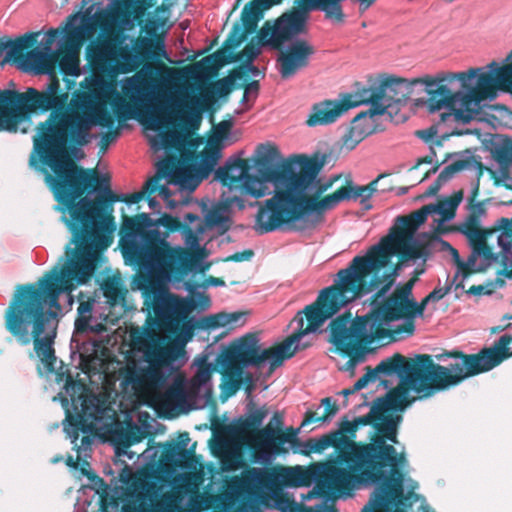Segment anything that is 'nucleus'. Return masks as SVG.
Masks as SVG:
<instances>
[{"label": "nucleus", "mask_w": 512, "mask_h": 512, "mask_svg": "<svg viewBox=\"0 0 512 512\" xmlns=\"http://www.w3.org/2000/svg\"><path fill=\"white\" fill-rule=\"evenodd\" d=\"M47 182L59 203L57 209L68 212L62 220L71 232L67 246L66 263L60 270L54 268L37 283L19 284L3 314L4 328L20 345L33 344L34 352L45 368L55 369L54 342L57 321L51 308H60L59 296L71 292L77 285L89 282L97 264V249L110 246L115 229L113 203L136 204L146 195L155 193V183L161 176L149 178L142 189L131 194H115L110 189L109 177L100 176L97 169H84L76 164L59 178L47 175Z\"/></svg>", "instance_id": "nucleus-1"}, {"label": "nucleus", "mask_w": 512, "mask_h": 512, "mask_svg": "<svg viewBox=\"0 0 512 512\" xmlns=\"http://www.w3.org/2000/svg\"><path fill=\"white\" fill-rule=\"evenodd\" d=\"M281 158L278 147L274 144H259L254 159L258 176L249 174L248 160L237 158L228 161L215 171V179L229 188L241 186L243 193L260 198L269 193L267 183H273L275 193L267 199L256 215L255 229L265 234L284 225L291 228L292 209L296 190L305 188L315 170L305 161L300 165L301 154H294L286 159Z\"/></svg>", "instance_id": "nucleus-2"}, {"label": "nucleus", "mask_w": 512, "mask_h": 512, "mask_svg": "<svg viewBox=\"0 0 512 512\" xmlns=\"http://www.w3.org/2000/svg\"><path fill=\"white\" fill-rule=\"evenodd\" d=\"M69 91L61 86L57 76H51L49 83L38 90L29 87L25 92L0 90V110L13 130L18 123L32 114L49 112L45 121L37 126L34 147L43 164L54 173L53 178L61 177L76 163L66 151V123L69 115L66 106Z\"/></svg>", "instance_id": "nucleus-3"}, {"label": "nucleus", "mask_w": 512, "mask_h": 512, "mask_svg": "<svg viewBox=\"0 0 512 512\" xmlns=\"http://www.w3.org/2000/svg\"><path fill=\"white\" fill-rule=\"evenodd\" d=\"M360 258H364V255L354 257L348 267L339 270L334 284L323 289L315 302L296 314L293 322L297 323V329L279 346L278 352L289 351L286 356H291L294 353L290 351L293 342L301 335L316 331L342 307L377 289L372 296L371 303L374 304L390 290L398 276L401 262L390 272L380 274L384 267L363 268Z\"/></svg>", "instance_id": "nucleus-4"}, {"label": "nucleus", "mask_w": 512, "mask_h": 512, "mask_svg": "<svg viewBox=\"0 0 512 512\" xmlns=\"http://www.w3.org/2000/svg\"><path fill=\"white\" fill-rule=\"evenodd\" d=\"M195 254L189 249L159 260L137 270L134 284L142 291L144 305L153 312L161 324L180 323L196 308L194 300H187L171 293L165 281L181 280L195 264Z\"/></svg>", "instance_id": "nucleus-5"}, {"label": "nucleus", "mask_w": 512, "mask_h": 512, "mask_svg": "<svg viewBox=\"0 0 512 512\" xmlns=\"http://www.w3.org/2000/svg\"><path fill=\"white\" fill-rule=\"evenodd\" d=\"M490 67L494 73H481L479 68H470L465 72L438 74L439 85L427 90L426 102L430 112L443 108L461 115L457 106L470 109L472 104L478 106L486 99H494L497 90L512 94V62L499 67L492 62Z\"/></svg>", "instance_id": "nucleus-6"}, {"label": "nucleus", "mask_w": 512, "mask_h": 512, "mask_svg": "<svg viewBox=\"0 0 512 512\" xmlns=\"http://www.w3.org/2000/svg\"><path fill=\"white\" fill-rule=\"evenodd\" d=\"M123 95L116 94L110 104L119 121L139 118L146 127L158 130L180 121L183 128L197 130L201 124L202 113L207 109L205 98L183 93L172 104L149 105L146 103V88L133 78L127 79L122 86Z\"/></svg>", "instance_id": "nucleus-7"}, {"label": "nucleus", "mask_w": 512, "mask_h": 512, "mask_svg": "<svg viewBox=\"0 0 512 512\" xmlns=\"http://www.w3.org/2000/svg\"><path fill=\"white\" fill-rule=\"evenodd\" d=\"M357 430L354 420L349 421L347 418H343L339 423V428L331 432L338 447L341 448L335 457L319 462L313 467L312 474L316 481L314 489L318 495L346 494L354 489L370 487L373 483L386 479L387 475L380 464L373 467L359 466L341 457L343 452L348 450L350 443H359V441L353 440Z\"/></svg>", "instance_id": "nucleus-8"}, {"label": "nucleus", "mask_w": 512, "mask_h": 512, "mask_svg": "<svg viewBox=\"0 0 512 512\" xmlns=\"http://www.w3.org/2000/svg\"><path fill=\"white\" fill-rule=\"evenodd\" d=\"M133 348L143 353L147 366L128 363L120 368V385L131 391L138 399L147 400L164 388L168 375L164 368L169 367L180 356L182 350L174 344H163L161 339L150 331L131 333Z\"/></svg>", "instance_id": "nucleus-9"}, {"label": "nucleus", "mask_w": 512, "mask_h": 512, "mask_svg": "<svg viewBox=\"0 0 512 512\" xmlns=\"http://www.w3.org/2000/svg\"><path fill=\"white\" fill-rule=\"evenodd\" d=\"M379 374H397L419 395V398H428L437 392L458 385L451 363L447 366L436 364L429 354H418L415 358H407L400 353H395L382 360L375 368L367 366L366 373L354 383L353 391L365 388L369 382L375 381Z\"/></svg>", "instance_id": "nucleus-10"}, {"label": "nucleus", "mask_w": 512, "mask_h": 512, "mask_svg": "<svg viewBox=\"0 0 512 512\" xmlns=\"http://www.w3.org/2000/svg\"><path fill=\"white\" fill-rule=\"evenodd\" d=\"M357 428L373 425L375 433L369 442L350 443L348 450L341 457L359 466H377L380 464L385 473L392 471L390 482L400 487V474L397 466L407 464L405 453L398 452L394 444L398 443L395 422L391 417H384L374 402L368 414L354 419Z\"/></svg>", "instance_id": "nucleus-11"}, {"label": "nucleus", "mask_w": 512, "mask_h": 512, "mask_svg": "<svg viewBox=\"0 0 512 512\" xmlns=\"http://www.w3.org/2000/svg\"><path fill=\"white\" fill-rule=\"evenodd\" d=\"M305 483V473L300 467H248L240 477L232 480L231 489L238 495L255 500L259 506L289 512L296 501L283 489L300 487Z\"/></svg>", "instance_id": "nucleus-12"}, {"label": "nucleus", "mask_w": 512, "mask_h": 512, "mask_svg": "<svg viewBox=\"0 0 512 512\" xmlns=\"http://www.w3.org/2000/svg\"><path fill=\"white\" fill-rule=\"evenodd\" d=\"M308 162L313 166L315 172L311 176L309 183L305 188L296 190L294 206L291 211L292 221L290 230L304 231L314 228L321 220L322 214L326 210L334 208L341 201L346 199L361 198V203L364 204L371 197L366 190V186H354L351 181L339 187L335 192L324 196L319 199L317 195L307 194V190L314 183L318 174L324 167L327 161V155L316 152L311 156L301 154L300 165Z\"/></svg>", "instance_id": "nucleus-13"}, {"label": "nucleus", "mask_w": 512, "mask_h": 512, "mask_svg": "<svg viewBox=\"0 0 512 512\" xmlns=\"http://www.w3.org/2000/svg\"><path fill=\"white\" fill-rule=\"evenodd\" d=\"M152 225L147 213L135 216L122 214L119 245L125 262L136 270L163 260L186 248L173 247L157 229H146Z\"/></svg>", "instance_id": "nucleus-14"}, {"label": "nucleus", "mask_w": 512, "mask_h": 512, "mask_svg": "<svg viewBox=\"0 0 512 512\" xmlns=\"http://www.w3.org/2000/svg\"><path fill=\"white\" fill-rule=\"evenodd\" d=\"M301 335L290 346V351H294L291 356H286L288 352H275L279 351V346L285 343L288 339L285 338L282 342L260 350L258 345V338L255 334L249 333L241 337L237 342L230 345L219 357L218 362L226 369L235 370L239 375L238 378L231 379L225 382L222 386L223 393L230 397L234 395L241 387L243 379L240 377L242 369L247 366H260L264 361L270 360V369L273 371L275 368L282 365L283 361L292 358L298 351L304 350L310 346L309 343H301Z\"/></svg>", "instance_id": "nucleus-15"}, {"label": "nucleus", "mask_w": 512, "mask_h": 512, "mask_svg": "<svg viewBox=\"0 0 512 512\" xmlns=\"http://www.w3.org/2000/svg\"><path fill=\"white\" fill-rule=\"evenodd\" d=\"M411 301L409 296L394 290L390 296L377 304L368 314L353 318L378 340L389 338L397 340L405 333L412 335L415 330L411 318Z\"/></svg>", "instance_id": "nucleus-16"}, {"label": "nucleus", "mask_w": 512, "mask_h": 512, "mask_svg": "<svg viewBox=\"0 0 512 512\" xmlns=\"http://www.w3.org/2000/svg\"><path fill=\"white\" fill-rule=\"evenodd\" d=\"M512 335H503L492 347H485L475 354H465L459 350L445 351L435 354L438 361L452 359L451 369L456 375L458 384L465 379L488 372L512 357Z\"/></svg>", "instance_id": "nucleus-17"}, {"label": "nucleus", "mask_w": 512, "mask_h": 512, "mask_svg": "<svg viewBox=\"0 0 512 512\" xmlns=\"http://www.w3.org/2000/svg\"><path fill=\"white\" fill-rule=\"evenodd\" d=\"M329 329V341L341 355L349 358L346 370H353L356 364L365 361V355L370 351L369 346L377 340L375 335L352 318L349 311L333 319Z\"/></svg>", "instance_id": "nucleus-18"}, {"label": "nucleus", "mask_w": 512, "mask_h": 512, "mask_svg": "<svg viewBox=\"0 0 512 512\" xmlns=\"http://www.w3.org/2000/svg\"><path fill=\"white\" fill-rule=\"evenodd\" d=\"M416 84L426 85V91L430 88H436L439 85L438 74L433 77L426 75L420 78L408 80L395 76H384L377 85L370 87L358 88L354 92V98L358 99V103L370 104L383 107V111L394 104L406 102L413 93V87Z\"/></svg>", "instance_id": "nucleus-19"}, {"label": "nucleus", "mask_w": 512, "mask_h": 512, "mask_svg": "<svg viewBox=\"0 0 512 512\" xmlns=\"http://www.w3.org/2000/svg\"><path fill=\"white\" fill-rule=\"evenodd\" d=\"M393 255H398L401 263L420 258L425 262L429 255V249L427 245L414 241L413 235H407L404 232L389 233L377 245L372 246L364 258L359 260H361L363 268L377 269L386 267Z\"/></svg>", "instance_id": "nucleus-20"}, {"label": "nucleus", "mask_w": 512, "mask_h": 512, "mask_svg": "<svg viewBox=\"0 0 512 512\" xmlns=\"http://www.w3.org/2000/svg\"><path fill=\"white\" fill-rule=\"evenodd\" d=\"M299 428L288 427L285 430L273 429L266 425L257 435L258 444L270 449L273 454L281 455L288 453L285 444H290L294 453L310 455L311 453H321L329 447L335 449L336 455L339 454L341 447H338L332 433L324 434L320 438H309L302 442L297 437Z\"/></svg>", "instance_id": "nucleus-21"}, {"label": "nucleus", "mask_w": 512, "mask_h": 512, "mask_svg": "<svg viewBox=\"0 0 512 512\" xmlns=\"http://www.w3.org/2000/svg\"><path fill=\"white\" fill-rule=\"evenodd\" d=\"M96 102L84 89L75 91L72 97L69 96L66 106V113L69 115L66 123V151H69L71 158L91 141L90 130L95 125L91 111Z\"/></svg>", "instance_id": "nucleus-22"}, {"label": "nucleus", "mask_w": 512, "mask_h": 512, "mask_svg": "<svg viewBox=\"0 0 512 512\" xmlns=\"http://www.w3.org/2000/svg\"><path fill=\"white\" fill-rule=\"evenodd\" d=\"M161 146L166 150L180 153L181 157H167L159 164L155 175H160L161 179L167 177L171 184H189L193 179L194 153L186 149V137L176 130L166 131L161 134Z\"/></svg>", "instance_id": "nucleus-23"}, {"label": "nucleus", "mask_w": 512, "mask_h": 512, "mask_svg": "<svg viewBox=\"0 0 512 512\" xmlns=\"http://www.w3.org/2000/svg\"><path fill=\"white\" fill-rule=\"evenodd\" d=\"M406 464L397 466L400 474V487L393 486L390 482L392 471L386 472V479L373 483L371 486H377L372 494L368 504L364 506L361 512H406L400 505L404 504L406 497L404 495V473L403 468Z\"/></svg>", "instance_id": "nucleus-24"}, {"label": "nucleus", "mask_w": 512, "mask_h": 512, "mask_svg": "<svg viewBox=\"0 0 512 512\" xmlns=\"http://www.w3.org/2000/svg\"><path fill=\"white\" fill-rule=\"evenodd\" d=\"M280 51L277 61L280 64V74L283 79L294 76L299 70L309 65L310 57L315 53L314 47L306 40H296L285 50Z\"/></svg>", "instance_id": "nucleus-25"}, {"label": "nucleus", "mask_w": 512, "mask_h": 512, "mask_svg": "<svg viewBox=\"0 0 512 512\" xmlns=\"http://www.w3.org/2000/svg\"><path fill=\"white\" fill-rule=\"evenodd\" d=\"M359 105L358 99L354 98V93L344 95L340 102L326 100L317 103L313 106L312 113L306 120V124L314 127L334 123L343 113Z\"/></svg>", "instance_id": "nucleus-26"}, {"label": "nucleus", "mask_w": 512, "mask_h": 512, "mask_svg": "<svg viewBox=\"0 0 512 512\" xmlns=\"http://www.w3.org/2000/svg\"><path fill=\"white\" fill-rule=\"evenodd\" d=\"M254 403L250 402L248 405L249 414L245 418H239L234 424L229 427L231 435L237 438H248L251 437L252 447L255 450H259L265 453H273L270 449L262 447L258 444L257 435L263 420L268 415V409L263 406L259 409L254 410Z\"/></svg>", "instance_id": "nucleus-27"}, {"label": "nucleus", "mask_w": 512, "mask_h": 512, "mask_svg": "<svg viewBox=\"0 0 512 512\" xmlns=\"http://www.w3.org/2000/svg\"><path fill=\"white\" fill-rule=\"evenodd\" d=\"M383 107L371 105L367 111L360 112L351 122L349 131L343 137V145L354 149L362 140L376 131V117L383 115Z\"/></svg>", "instance_id": "nucleus-28"}, {"label": "nucleus", "mask_w": 512, "mask_h": 512, "mask_svg": "<svg viewBox=\"0 0 512 512\" xmlns=\"http://www.w3.org/2000/svg\"><path fill=\"white\" fill-rule=\"evenodd\" d=\"M115 41L116 39L107 33L105 36L100 35L88 44L86 56L92 72L111 74V70L114 68L113 54Z\"/></svg>", "instance_id": "nucleus-29"}, {"label": "nucleus", "mask_w": 512, "mask_h": 512, "mask_svg": "<svg viewBox=\"0 0 512 512\" xmlns=\"http://www.w3.org/2000/svg\"><path fill=\"white\" fill-rule=\"evenodd\" d=\"M400 378L402 385L391 389L385 397L377 398L375 400L378 409L382 414H384V417H391L394 420L396 436L398 435V427L402 417L400 415L393 414L392 411L403 410L411 404L412 400L408 398V392L409 390H413L408 387L402 377Z\"/></svg>", "instance_id": "nucleus-30"}, {"label": "nucleus", "mask_w": 512, "mask_h": 512, "mask_svg": "<svg viewBox=\"0 0 512 512\" xmlns=\"http://www.w3.org/2000/svg\"><path fill=\"white\" fill-rule=\"evenodd\" d=\"M472 248V253L467 258V261L459 263V272L464 279L469 276L484 272L492 261L500 263L499 253L495 254L487 242H472L469 243Z\"/></svg>", "instance_id": "nucleus-31"}, {"label": "nucleus", "mask_w": 512, "mask_h": 512, "mask_svg": "<svg viewBox=\"0 0 512 512\" xmlns=\"http://www.w3.org/2000/svg\"><path fill=\"white\" fill-rule=\"evenodd\" d=\"M184 493L181 488L174 487L164 492L159 499L153 503L156 512H201L200 501L196 491L191 494L188 502V508H183Z\"/></svg>", "instance_id": "nucleus-32"}, {"label": "nucleus", "mask_w": 512, "mask_h": 512, "mask_svg": "<svg viewBox=\"0 0 512 512\" xmlns=\"http://www.w3.org/2000/svg\"><path fill=\"white\" fill-rule=\"evenodd\" d=\"M246 315L247 313L242 311L232 313L220 312L217 314L204 316L196 321L189 320L185 326L191 333L195 328L209 330L219 327H228L229 329H235L245 324Z\"/></svg>", "instance_id": "nucleus-33"}, {"label": "nucleus", "mask_w": 512, "mask_h": 512, "mask_svg": "<svg viewBox=\"0 0 512 512\" xmlns=\"http://www.w3.org/2000/svg\"><path fill=\"white\" fill-rule=\"evenodd\" d=\"M48 40L45 50L34 48L27 53L28 67L40 74H53L57 69L58 52H49V46L58 35V30L50 29L47 32Z\"/></svg>", "instance_id": "nucleus-34"}, {"label": "nucleus", "mask_w": 512, "mask_h": 512, "mask_svg": "<svg viewBox=\"0 0 512 512\" xmlns=\"http://www.w3.org/2000/svg\"><path fill=\"white\" fill-rule=\"evenodd\" d=\"M484 166L480 160L475 156H468L453 161L447 165L438 175L434 183L427 189L426 195H435L440 187L451 180L453 176L461 171L465 170H478L479 176L483 174Z\"/></svg>", "instance_id": "nucleus-35"}, {"label": "nucleus", "mask_w": 512, "mask_h": 512, "mask_svg": "<svg viewBox=\"0 0 512 512\" xmlns=\"http://www.w3.org/2000/svg\"><path fill=\"white\" fill-rule=\"evenodd\" d=\"M492 231L498 232L497 241L501 248L499 257L503 268L499 274L512 278V218H501L499 226Z\"/></svg>", "instance_id": "nucleus-36"}, {"label": "nucleus", "mask_w": 512, "mask_h": 512, "mask_svg": "<svg viewBox=\"0 0 512 512\" xmlns=\"http://www.w3.org/2000/svg\"><path fill=\"white\" fill-rule=\"evenodd\" d=\"M38 35L37 32H28L15 40H8L9 47L3 62H13L21 67H28L27 53L37 44Z\"/></svg>", "instance_id": "nucleus-37"}, {"label": "nucleus", "mask_w": 512, "mask_h": 512, "mask_svg": "<svg viewBox=\"0 0 512 512\" xmlns=\"http://www.w3.org/2000/svg\"><path fill=\"white\" fill-rule=\"evenodd\" d=\"M95 31L96 25L90 21H83L78 26H70L66 28L61 49L79 53L84 42L91 39Z\"/></svg>", "instance_id": "nucleus-38"}, {"label": "nucleus", "mask_w": 512, "mask_h": 512, "mask_svg": "<svg viewBox=\"0 0 512 512\" xmlns=\"http://www.w3.org/2000/svg\"><path fill=\"white\" fill-rule=\"evenodd\" d=\"M133 48L141 64L154 58L166 56L163 37L153 39L140 35L133 40Z\"/></svg>", "instance_id": "nucleus-39"}, {"label": "nucleus", "mask_w": 512, "mask_h": 512, "mask_svg": "<svg viewBox=\"0 0 512 512\" xmlns=\"http://www.w3.org/2000/svg\"><path fill=\"white\" fill-rule=\"evenodd\" d=\"M432 213V204H428L422 206L416 211H413L409 215L399 216L389 233L397 234L399 232H404L407 235H414L418 227L422 225L427 220L428 215Z\"/></svg>", "instance_id": "nucleus-40"}, {"label": "nucleus", "mask_w": 512, "mask_h": 512, "mask_svg": "<svg viewBox=\"0 0 512 512\" xmlns=\"http://www.w3.org/2000/svg\"><path fill=\"white\" fill-rule=\"evenodd\" d=\"M113 64L114 68L111 70V74L114 75L133 72L141 65L133 46L129 45H115Z\"/></svg>", "instance_id": "nucleus-41"}, {"label": "nucleus", "mask_w": 512, "mask_h": 512, "mask_svg": "<svg viewBox=\"0 0 512 512\" xmlns=\"http://www.w3.org/2000/svg\"><path fill=\"white\" fill-rule=\"evenodd\" d=\"M79 305L77 308V317L75 319V332L82 334L88 332L90 320L92 319L95 299L80 292L78 295Z\"/></svg>", "instance_id": "nucleus-42"}, {"label": "nucleus", "mask_w": 512, "mask_h": 512, "mask_svg": "<svg viewBox=\"0 0 512 512\" xmlns=\"http://www.w3.org/2000/svg\"><path fill=\"white\" fill-rule=\"evenodd\" d=\"M455 230L465 235L469 243L476 242V244L487 242L488 236L493 234V231L480 228V219L469 214L463 223L455 227Z\"/></svg>", "instance_id": "nucleus-43"}, {"label": "nucleus", "mask_w": 512, "mask_h": 512, "mask_svg": "<svg viewBox=\"0 0 512 512\" xmlns=\"http://www.w3.org/2000/svg\"><path fill=\"white\" fill-rule=\"evenodd\" d=\"M257 43L254 42V38H252L244 47V49L239 54H234V50L237 48H233L231 50H228L227 53L231 54L232 59L229 61V63L237 61L239 59H244L246 63H252V61L261 53L260 46H263L260 42L258 37L256 36ZM271 47L270 45H268ZM214 52L211 56L207 57L206 61H211L213 65L217 68L222 67L225 64H228V62H225L223 64H219L215 58H214Z\"/></svg>", "instance_id": "nucleus-44"}, {"label": "nucleus", "mask_w": 512, "mask_h": 512, "mask_svg": "<svg viewBox=\"0 0 512 512\" xmlns=\"http://www.w3.org/2000/svg\"><path fill=\"white\" fill-rule=\"evenodd\" d=\"M221 157V153L218 147L216 146H209L205 148L202 152L198 155V167L197 172L198 174L204 178L207 177L216 166L219 158Z\"/></svg>", "instance_id": "nucleus-45"}, {"label": "nucleus", "mask_w": 512, "mask_h": 512, "mask_svg": "<svg viewBox=\"0 0 512 512\" xmlns=\"http://www.w3.org/2000/svg\"><path fill=\"white\" fill-rule=\"evenodd\" d=\"M463 200V191L454 192L451 196L443 199L438 204H432L433 213H439L443 220H451L456 215V210Z\"/></svg>", "instance_id": "nucleus-46"}, {"label": "nucleus", "mask_w": 512, "mask_h": 512, "mask_svg": "<svg viewBox=\"0 0 512 512\" xmlns=\"http://www.w3.org/2000/svg\"><path fill=\"white\" fill-rule=\"evenodd\" d=\"M246 77L242 69H234L227 77L218 79L211 85L212 94L217 97H226L235 89V81Z\"/></svg>", "instance_id": "nucleus-47"}, {"label": "nucleus", "mask_w": 512, "mask_h": 512, "mask_svg": "<svg viewBox=\"0 0 512 512\" xmlns=\"http://www.w3.org/2000/svg\"><path fill=\"white\" fill-rule=\"evenodd\" d=\"M321 404L325 407L323 415L319 416L317 412L307 410L304 414L303 421L301 422V428L313 423V422H325L333 417L338 412V406L335 401L330 397H325L321 400Z\"/></svg>", "instance_id": "nucleus-48"}, {"label": "nucleus", "mask_w": 512, "mask_h": 512, "mask_svg": "<svg viewBox=\"0 0 512 512\" xmlns=\"http://www.w3.org/2000/svg\"><path fill=\"white\" fill-rule=\"evenodd\" d=\"M78 53L60 49L58 51L57 68L65 75H75L79 69Z\"/></svg>", "instance_id": "nucleus-49"}, {"label": "nucleus", "mask_w": 512, "mask_h": 512, "mask_svg": "<svg viewBox=\"0 0 512 512\" xmlns=\"http://www.w3.org/2000/svg\"><path fill=\"white\" fill-rule=\"evenodd\" d=\"M105 74H101L99 72H93V75L89 78H86L83 83H81V87L90 94V96L98 101L102 93L105 89L106 82L104 79ZM110 76H113L114 74H109Z\"/></svg>", "instance_id": "nucleus-50"}, {"label": "nucleus", "mask_w": 512, "mask_h": 512, "mask_svg": "<svg viewBox=\"0 0 512 512\" xmlns=\"http://www.w3.org/2000/svg\"><path fill=\"white\" fill-rule=\"evenodd\" d=\"M135 11H136L135 18L137 19L138 24L142 25L143 20L139 17V14L143 15V9H140L138 11V8H136ZM166 21H167L166 18H160V17L149 18L146 21V23L143 26H141V31L145 32L147 37H149V38H153V39L157 38V37L164 38L165 31H163L162 33H158V31H159L160 27H162L166 24Z\"/></svg>", "instance_id": "nucleus-51"}, {"label": "nucleus", "mask_w": 512, "mask_h": 512, "mask_svg": "<svg viewBox=\"0 0 512 512\" xmlns=\"http://www.w3.org/2000/svg\"><path fill=\"white\" fill-rule=\"evenodd\" d=\"M103 295L106 303L115 306L124 300V292L115 279H107L102 284Z\"/></svg>", "instance_id": "nucleus-52"}, {"label": "nucleus", "mask_w": 512, "mask_h": 512, "mask_svg": "<svg viewBox=\"0 0 512 512\" xmlns=\"http://www.w3.org/2000/svg\"><path fill=\"white\" fill-rule=\"evenodd\" d=\"M494 158L501 164L512 163V141H505L503 144L495 147Z\"/></svg>", "instance_id": "nucleus-53"}, {"label": "nucleus", "mask_w": 512, "mask_h": 512, "mask_svg": "<svg viewBox=\"0 0 512 512\" xmlns=\"http://www.w3.org/2000/svg\"><path fill=\"white\" fill-rule=\"evenodd\" d=\"M233 494L227 495L228 499L234 500V495L236 498L242 497V501L238 506V512H262L259 504L255 500H249L248 496L238 495L233 489Z\"/></svg>", "instance_id": "nucleus-54"}, {"label": "nucleus", "mask_w": 512, "mask_h": 512, "mask_svg": "<svg viewBox=\"0 0 512 512\" xmlns=\"http://www.w3.org/2000/svg\"><path fill=\"white\" fill-rule=\"evenodd\" d=\"M163 456L169 461H176L177 458L186 459L187 456L174 441L166 442L163 446Z\"/></svg>", "instance_id": "nucleus-55"}, {"label": "nucleus", "mask_w": 512, "mask_h": 512, "mask_svg": "<svg viewBox=\"0 0 512 512\" xmlns=\"http://www.w3.org/2000/svg\"><path fill=\"white\" fill-rule=\"evenodd\" d=\"M289 512H337V509L334 504L327 505L324 503L314 507H308L296 502Z\"/></svg>", "instance_id": "nucleus-56"}, {"label": "nucleus", "mask_w": 512, "mask_h": 512, "mask_svg": "<svg viewBox=\"0 0 512 512\" xmlns=\"http://www.w3.org/2000/svg\"><path fill=\"white\" fill-rule=\"evenodd\" d=\"M212 376V369L209 364L203 360V363L199 366L195 376L193 377V384L196 386L205 385Z\"/></svg>", "instance_id": "nucleus-57"}, {"label": "nucleus", "mask_w": 512, "mask_h": 512, "mask_svg": "<svg viewBox=\"0 0 512 512\" xmlns=\"http://www.w3.org/2000/svg\"><path fill=\"white\" fill-rule=\"evenodd\" d=\"M93 116V120L95 121V124H98L103 127H113L114 125V118L112 115L106 110V109H99Z\"/></svg>", "instance_id": "nucleus-58"}, {"label": "nucleus", "mask_w": 512, "mask_h": 512, "mask_svg": "<svg viewBox=\"0 0 512 512\" xmlns=\"http://www.w3.org/2000/svg\"><path fill=\"white\" fill-rule=\"evenodd\" d=\"M159 224L164 226L167 230L174 232L179 231L182 228L181 221L172 215L164 214L159 219Z\"/></svg>", "instance_id": "nucleus-59"}, {"label": "nucleus", "mask_w": 512, "mask_h": 512, "mask_svg": "<svg viewBox=\"0 0 512 512\" xmlns=\"http://www.w3.org/2000/svg\"><path fill=\"white\" fill-rule=\"evenodd\" d=\"M198 499L200 501L201 511L208 510L211 508L218 500H220V496L209 493H199L196 491Z\"/></svg>", "instance_id": "nucleus-60"}, {"label": "nucleus", "mask_w": 512, "mask_h": 512, "mask_svg": "<svg viewBox=\"0 0 512 512\" xmlns=\"http://www.w3.org/2000/svg\"><path fill=\"white\" fill-rule=\"evenodd\" d=\"M70 425L74 428V439L78 438V431H87V425L82 416H71L68 414L67 416Z\"/></svg>", "instance_id": "nucleus-61"}, {"label": "nucleus", "mask_w": 512, "mask_h": 512, "mask_svg": "<svg viewBox=\"0 0 512 512\" xmlns=\"http://www.w3.org/2000/svg\"><path fill=\"white\" fill-rule=\"evenodd\" d=\"M254 256V251L252 249H245L241 252H236L232 255H229L224 259L226 262H242L249 261Z\"/></svg>", "instance_id": "nucleus-62"}, {"label": "nucleus", "mask_w": 512, "mask_h": 512, "mask_svg": "<svg viewBox=\"0 0 512 512\" xmlns=\"http://www.w3.org/2000/svg\"><path fill=\"white\" fill-rule=\"evenodd\" d=\"M231 128H232V121L231 120H223L215 126V128H214L215 136L218 138V140H222L227 137Z\"/></svg>", "instance_id": "nucleus-63"}, {"label": "nucleus", "mask_w": 512, "mask_h": 512, "mask_svg": "<svg viewBox=\"0 0 512 512\" xmlns=\"http://www.w3.org/2000/svg\"><path fill=\"white\" fill-rule=\"evenodd\" d=\"M452 284H449L445 287H436L433 289L428 295V300L431 302H437L443 299L449 292L451 291Z\"/></svg>", "instance_id": "nucleus-64"}]
</instances>
